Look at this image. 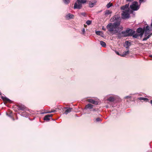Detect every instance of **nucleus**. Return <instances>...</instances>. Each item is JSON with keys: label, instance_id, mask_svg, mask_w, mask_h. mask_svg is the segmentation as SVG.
<instances>
[{"label": "nucleus", "instance_id": "f257e3e1", "mask_svg": "<svg viewBox=\"0 0 152 152\" xmlns=\"http://www.w3.org/2000/svg\"><path fill=\"white\" fill-rule=\"evenodd\" d=\"M119 18L120 17L118 15H115L113 18H111L110 20L112 22H114L115 20L118 21L115 22L113 24L110 23L107 25L106 27L109 32L113 31L114 33V30L116 29L117 27L120 25L121 21H119Z\"/></svg>", "mask_w": 152, "mask_h": 152}, {"label": "nucleus", "instance_id": "f03ea898", "mask_svg": "<svg viewBox=\"0 0 152 152\" xmlns=\"http://www.w3.org/2000/svg\"><path fill=\"white\" fill-rule=\"evenodd\" d=\"M129 4H127L121 7V9L124 10L121 13L122 18L123 19H126L129 17V14L133 12V3L130 5V10L128 7Z\"/></svg>", "mask_w": 152, "mask_h": 152}, {"label": "nucleus", "instance_id": "7ed1b4c3", "mask_svg": "<svg viewBox=\"0 0 152 152\" xmlns=\"http://www.w3.org/2000/svg\"><path fill=\"white\" fill-rule=\"evenodd\" d=\"M117 34L118 38H120L122 37H126L132 36L133 35V31L132 29H127L125 31H122L121 32H118Z\"/></svg>", "mask_w": 152, "mask_h": 152}, {"label": "nucleus", "instance_id": "20e7f679", "mask_svg": "<svg viewBox=\"0 0 152 152\" xmlns=\"http://www.w3.org/2000/svg\"><path fill=\"white\" fill-rule=\"evenodd\" d=\"M86 2V0H77L75 3L74 8L80 9L82 7V4L85 3Z\"/></svg>", "mask_w": 152, "mask_h": 152}, {"label": "nucleus", "instance_id": "39448f33", "mask_svg": "<svg viewBox=\"0 0 152 152\" xmlns=\"http://www.w3.org/2000/svg\"><path fill=\"white\" fill-rule=\"evenodd\" d=\"M137 33L135 34L134 31V37L138 38L139 37H141L144 32V29L142 28H139L137 29Z\"/></svg>", "mask_w": 152, "mask_h": 152}, {"label": "nucleus", "instance_id": "423d86ee", "mask_svg": "<svg viewBox=\"0 0 152 152\" xmlns=\"http://www.w3.org/2000/svg\"><path fill=\"white\" fill-rule=\"evenodd\" d=\"M144 32L145 31V35L144 38L142 40L145 41L150 37L152 35V34H149L150 33V30L149 27L148 26H146L145 28H144Z\"/></svg>", "mask_w": 152, "mask_h": 152}, {"label": "nucleus", "instance_id": "0eeeda50", "mask_svg": "<svg viewBox=\"0 0 152 152\" xmlns=\"http://www.w3.org/2000/svg\"><path fill=\"white\" fill-rule=\"evenodd\" d=\"M143 0H139V4L136 1L134 2V11L137 10L139 9L140 4L142 1Z\"/></svg>", "mask_w": 152, "mask_h": 152}, {"label": "nucleus", "instance_id": "6e6552de", "mask_svg": "<svg viewBox=\"0 0 152 152\" xmlns=\"http://www.w3.org/2000/svg\"><path fill=\"white\" fill-rule=\"evenodd\" d=\"M123 29V27L122 26H119L117 27L116 29L114 30V34L118 33V32H120Z\"/></svg>", "mask_w": 152, "mask_h": 152}, {"label": "nucleus", "instance_id": "1a4fd4ad", "mask_svg": "<svg viewBox=\"0 0 152 152\" xmlns=\"http://www.w3.org/2000/svg\"><path fill=\"white\" fill-rule=\"evenodd\" d=\"M117 97L115 96H113L110 97L108 99H107L108 101L110 102H113L116 99Z\"/></svg>", "mask_w": 152, "mask_h": 152}, {"label": "nucleus", "instance_id": "9d476101", "mask_svg": "<svg viewBox=\"0 0 152 152\" xmlns=\"http://www.w3.org/2000/svg\"><path fill=\"white\" fill-rule=\"evenodd\" d=\"M131 45V43L128 41H126L124 46L128 50L129 49V47Z\"/></svg>", "mask_w": 152, "mask_h": 152}, {"label": "nucleus", "instance_id": "9b49d317", "mask_svg": "<svg viewBox=\"0 0 152 152\" xmlns=\"http://www.w3.org/2000/svg\"><path fill=\"white\" fill-rule=\"evenodd\" d=\"M74 15H73L71 14L70 13H68L66 16V18L67 20H69L73 18Z\"/></svg>", "mask_w": 152, "mask_h": 152}, {"label": "nucleus", "instance_id": "f8f14e48", "mask_svg": "<svg viewBox=\"0 0 152 152\" xmlns=\"http://www.w3.org/2000/svg\"><path fill=\"white\" fill-rule=\"evenodd\" d=\"M52 114L46 115L44 117V120L45 121H49L50 120V118L52 117Z\"/></svg>", "mask_w": 152, "mask_h": 152}, {"label": "nucleus", "instance_id": "ddd939ff", "mask_svg": "<svg viewBox=\"0 0 152 152\" xmlns=\"http://www.w3.org/2000/svg\"><path fill=\"white\" fill-rule=\"evenodd\" d=\"M65 108L66 109V110L65 111L64 113L66 115L67 114L71 112L72 111V108L69 107L67 108L65 107Z\"/></svg>", "mask_w": 152, "mask_h": 152}, {"label": "nucleus", "instance_id": "4468645a", "mask_svg": "<svg viewBox=\"0 0 152 152\" xmlns=\"http://www.w3.org/2000/svg\"><path fill=\"white\" fill-rule=\"evenodd\" d=\"M88 101L92 104H98V102L96 101H95L92 99H88Z\"/></svg>", "mask_w": 152, "mask_h": 152}, {"label": "nucleus", "instance_id": "2eb2a0df", "mask_svg": "<svg viewBox=\"0 0 152 152\" xmlns=\"http://www.w3.org/2000/svg\"><path fill=\"white\" fill-rule=\"evenodd\" d=\"M93 105L91 104H88L86 106V109H91L93 107Z\"/></svg>", "mask_w": 152, "mask_h": 152}, {"label": "nucleus", "instance_id": "dca6fc26", "mask_svg": "<svg viewBox=\"0 0 152 152\" xmlns=\"http://www.w3.org/2000/svg\"><path fill=\"white\" fill-rule=\"evenodd\" d=\"M18 108L20 110H24L26 109V107L23 105H20L19 106Z\"/></svg>", "mask_w": 152, "mask_h": 152}, {"label": "nucleus", "instance_id": "f3484780", "mask_svg": "<svg viewBox=\"0 0 152 152\" xmlns=\"http://www.w3.org/2000/svg\"><path fill=\"white\" fill-rule=\"evenodd\" d=\"M129 53V51L128 50L126 51H124L123 53H121V56L124 57L126 56Z\"/></svg>", "mask_w": 152, "mask_h": 152}, {"label": "nucleus", "instance_id": "a211bd4d", "mask_svg": "<svg viewBox=\"0 0 152 152\" xmlns=\"http://www.w3.org/2000/svg\"><path fill=\"white\" fill-rule=\"evenodd\" d=\"M1 98L4 101H6L8 102H10V99H8L6 97L2 96H1Z\"/></svg>", "mask_w": 152, "mask_h": 152}, {"label": "nucleus", "instance_id": "6ab92c4d", "mask_svg": "<svg viewBox=\"0 0 152 152\" xmlns=\"http://www.w3.org/2000/svg\"><path fill=\"white\" fill-rule=\"evenodd\" d=\"M100 44L102 47H105L106 46V43L102 41H100Z\"/></svg>", "mask_w": 152, "mask_h": 152}, {"label": "nucleus", "instance_id": "aec40b11", "mask_svg": "<svg viewBox=\"0 0 152 152\" xmlns=\"http://www.w3.org/2000/svg\"><path fill=\"white\" fill-rule=\"evenodd\" d=\"M111 12H110V10H106L105 11V15H107L110 14H111Z\"/></svg>", "mask_w": 152, "mask_h": 152}, {"label": "nucleus", "instance_id": "412c9836", "mask_svg": "<svg viewBox=\"0 0 152 152\" xmlns=\"http://www.w3.org/2000/svg\"><path fill=\"white\" fill-rule=\"evenodd\" d=\"M20 115L22 116H25V117L27 116V113H26L25 112H23V113H22L20 114Z\"/></svg>", "mask_w": 152, "mask_h": 152}, {"label": "nucleus", "instance_id": "4be33fe9", "mask_svg": "<svg viewBox=\"0 0 152 152\" xmlns=\"http://www.w3.org/2000/svg\"><path fill=\"white\" fill-rule=\"evenodd\" d=\"M139 99L140 100H143L144 101H146L148 100V99L143 97H140Z\"/></svg>", "mask_w": 152, "mask_h": 152}, {"label": "nucleus", "instance_id": "5701e85b", "mask_svg": "<svg viewBox=\"0 0 152 152\" xmlns=\"http://www.w3.org/2000/svg\"><path fill=\"white\" fill-rule=\"evenodd\" d=\"M112 4L111 3H109L107 5V8H109L111 6Z\"/></svg>", "mask_w": 152, "mask_h": 152}, {"label": "nucleus", "instance_id": "b1692460", "mask_svg": "<svg viewBox=\"0 0 152 152\" xmlns=\"http://www.w3.org/2000/svg\"><path fill=\"white\" fill-rule=\"evenodd\" d=\"M91 21L89 20H88L86 22V23L88 25H89L91 24Z\"/></svg>", "mask_w": 152, "mask_h": 152}, {"label": "nucleus", "instance_id": "393cba45", "mask_svg": "<svg viewBox=\"0 0 152 152\" xmlns=\"http://www.w3.org/2000/svg\"><path fill=\"white\" fill-rule=\"evenodd\" d=\"M64 1L66 4H68L70 2L69 0H64Z\"/></svg>", "mask_w": 152, "mask_h": 152}, {"label": "nucleus", "instance_id": "a878e982", "mask_svg": "<svg viewBox=\"0 0 152 152\" xmlns=\"http://www.w3.org/2000/svg\"><path fill=\"white\" fill-rule=\"evenodd\" d=\"M101 33V32L100 31H96L95 32L96 34L97 35H100Z\"/></svg>", "mask_w": 152, "mask_h": 152}, {"label": "nucleus", "instance_id": "bb28decb", "mask_svg": "<svg viewBox=\"0 0 152 152\" xmlns=\"http://www.w3.org/2000/svg\"><path fill=\"white\" fill-rule=\"evenodd\" d=\"M101 121V119L99 118H98L96 119V122H98L100 121Z\"/></svg>", "mask_w": 152, "mask_h": 152}, {"label": "nucleus", "instance_id": "cd10ccee", "mask_svg": "<svg viewBox=\"0 0 152 152\" xmlns=\"http://www.w3.org/2000/svg\"><path fill=\"white\" fill-rule=\"evenodd\" d=\"M94 5V4L93 3H91V4H89V6L90 7H93Z\"/></svg>", "mask_w": 152, "mask_h": 152}, {"label": "nucleus", "instance_id": "c85d7f7f", "mask_svg": "<svg viewBox=\"0 0 152 152\" xmlns=\"http://www.w3.org/2000/svg\"><path fill=\"white\" fill-rule=\"evenodd\" d=\"M56 110H52V111H49V112H48L47 113H55V112H56Z\"/></svg>", "mask_w": 152, "mask_h": 152}, {"label": "nucleus", "instance_id": "c756f323", "mask_svg": "<svg viewBox=\"0 0 152 152\" xmlns=\"http://www.w3.org/2000/svg\"><path fill=\"white\" fill-rule=\"evenodd\" d=\"M116 53L118 55L120 56H121V53H120L116 51Z\"/></svg>", "mask_w": 152, "mask_h": 152}, {"label": "nucleus", "instance_id": "7c9ffc66", "mask_svg": "<svg viewBox=\"0 0 152 152\" xmlns=\"http://www.w3.org/2000/svg\"><path fill=\"white\" fill-rule=\"evenodd\" d=\"M82 31L83 34H84L85 33V29L84 28H83Z\"/></svg>", "mask_w": 152, "mask_h": 152}, {"label": "nucleus", "instance_id": "2f4dec72", "mask_svg": "<svg viewBox=\"0 0 152 152\" xmlns=\"http://www.w3.org/2000/svg\"><path fill=\"white\" fill-rule=\"evenodd\" d=\"M80 14L83 15V16H84L85 15V13L84 12H81L80 13Z\"/></svg>", "mask_w": 152, "mask_h": 152}, {"label": "nucleus", "instance_id": "473e14b6", "mask_svg": "<svg viewBox=\"0 0 152 152\" xmlns=\"http://www.w3.org/2000/svg\"><path fill=\"white\" fill-rule=\"evenodd\" d=\"M102 29L105 31L106 30V28H104L103 26L102 27Z\"/></svg>", "mask_w": 152, "mask_h": 152}, {"label": "nucleus", "instance_id": "72a5a7b5", "mask_svg": "<svg viewBox=\"0 0 152 152\" xmlns=\"http://www.w3.org/2000/svg\"><path fill=\"white\" fill-rule=\"evenodd\" d=\"M130 96H126L125 98H126H126H130Z\"/></svg>", "mask_w": 152, "mask_h": 152}, {"label": "nucleus", "instance_id": "f704fd0d", "mask_svg": "<svg viewBox=\"0 0 152 152\" xmlns=\"http://www.w3.org/2000/svg\"><path fill=\"white\" fill-rule=\"evenodd\" d=\"M151 104H152V100H151Z\"/></svg>", "mask_w": 152, "mask_h": 152}, {"label": "nucleus", "instance_id": "c9c22d12", "mask_svg": "<svg viewBox=\"0 0 152 152\" xmlns=\"http://www.w3.org/2000/svg\"><path fill=\"white\" fill-rule=\"evenodd\" d=\"M127 1H131V0H126Z\"/></svg>", "mask_w": 152, "mask_h": 152}, {"label": "nucleus", "instance_id": "e433bc0d", "mask_svg": "<svg viewBox=\"0 0 152 152\" xmlns=\"http://www.w3.org/2000/svg\"><path fill=\"white\" fill-rule=\"evenodd\" d=\"M150 57H151L152 58V55H150Z\"/></svg>", "mask_w": 152, "mask_h": 152}, {"label": "nucleus", "instance_id": "4c0bfd02", "mask_svg": "<svg viewBox=\"0 0 152 152\" xmlns=\"http://www.w3.org/2000/svg\"><path fill=\"white\" fill-rule=\"evenodd\" d=\"M7 115H8V116H10L9 115H8V113H7Z\"/></svg>", "mask_w": 152, "mask_h": 152}, {"label": "nucleus", "instance_id": "58836bf2", "mask_svg": "<svg viewBox=\"0 0 152 152\" xmlns=\"http://www.w3.org/2000/svg\"><path fill=\"white\" fill-rule=\"evenodd\" d=\"M0 95H1V93L0 92Z\"/></svg>", "mask_w": 152, "mask_h": 152}]
</instances>
